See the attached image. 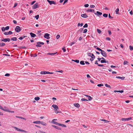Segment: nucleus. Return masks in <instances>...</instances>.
<instances>
[{"label":"nucleus","instance_id":"nucleus-25","mask_svg":"<svg viewBox=\"0 0 133 133\" xmlns=\"http://www.w3.org/2000/svg\"><path fill=\"white\" fill-rule=\"evenodd\" d=\"M16 117L17 118H21V119H23L24 120H26V119L24 117H19V116H16Z\"/></svg>","mask_w":133,"mask_h":133},{"label":"nucleus","instance_id":"nucleus-2","mask_svg":"<svg viewBox=\"0 0 133 133\" xmlns=\"http://www.w3.org/2000/svg\"><path fill=\"white\" fill-rule=\"evenodd\" d=\"M14 128H15L16 130L19 131H21V132H25L26 131L25 130L21 129L19 128H17L16 127H13Z\"/></svg>","mask_w":133,"mask_h":133},{"label":"nucleus","instance_id":"nucleus-15","mask_svg":"<svg viewBox=\"0 0 133 133\" xmlns=\"http://www.w3.org/2000/svg\"><path fill=\"white\" fill-rule=\"evenodd\" d=\"M94 10L92 9H88L87 10V12H94Z\"/></svg>","mask_w":133,"mask_h":133},{"label":"nucleus","instance_id":"nucleus-62","mask_svg":"<svg viewBox=\"0 0 133 133\" xmlns=\"http://www.w3.org/2000/svg\"><path fill=\"white\" fill-rule=\"evenodd\" d=\"M60 37V36L59 35H57V36H56V38L57 39H58V38H59V37Z\"/></svg>","mask_w":133,"mask_h":133},{"label":"nucleus","instance_id":"nucleus-27","mask_svg":"<svg viewBox=\"0 0 133 133\" xmlns=\"http://www.w3.org/2000/svg\"><path fill=\"white\" fill-rule=\"evenodd\" d=\"M11 40H12L14 41H16L17 40V38L16 37H14L12 38L11 39Z\"/></svg>","mask_w":133,"mask_h":133},{"label":"nucleus","instance_id":"nucleus-1","mask_svg":"<svg viewBox=\"0 0 133 133\" xmlns=\"http://www.w3.org/2000/svg\"><path fill=\"white\" fill-rule=\"evenodd\" d=\"M52 107L53 108H54V110L55 111V112L57 113H58V112H56V111H57V110L58 109V107L57 105H56L55 104H53L52 105Z\"/></svg>","mask_w":133,"mask_h":133},{"label":"nucleus","instance_id":"nucleus-29","mask_svg":"<svg viewBox=\"0 0 133 133\" xmlns=\"http://www.w3.org/2000/svg\"><path fill=\"white\" fill-rule=\"evenodd\" d=\"M83 29V28H81L77 32V33L79 32H82Z\"/></svg>","mask_w":133,"mask_h":133},{"label":"nucleus","instance_id":"nucleus-54","mask_svg":"<svg viewBox=\"0 0 133 133\" xmlns=\"http://www.w3.org/2000/svg\"><path fill=\"white\" fill-rule=\"evenodd\" d=\"M96 49L98 50H99V51H101L102 50L101 49H100V48H96Z\"/></svg>","mask_w":133,"mask_h":133},{"label":"nucleus","instance_id":"nucleus-17","mask_svg":"<svg viewBox=\"0 0 133 133\" xmlns=\"http://www.w3.org/2000/svg\"><path fill=\"white\" fill-rule=\"evenodd\" d=\"M52 126L58 129L61 130V128H60L58 126H57L54 125H52Z\"/></svg>","mask_w":133,"mask_h":133},{"label":"nucleus","instance_id":"nucleus-14","mask_svg":"<svg viewBox=\"0 0 133 133\" xmlns=\"http://www.w3.org/2000/svg\"><path fill=\"white\" fill-rule=\"evenodd\" d=\"M81 16L82 17L85 18H87L88 17V16L85 14H82Z\"/></svg>","mask_w":133,"mask_h":133},{"label":"nucleus","instance_id":"nucleus-43","mask_svg":"<svg viewBox=\"0 0 133 133\" xmlns=\"http://www.w3.org/2000/svg\"><path fill=\"white\" fill-rule=\"evenodd\" d=\"M35 17L36 19H38L39 17V15H37L35 16Z\"/></svg>","mask_w":133,"mask_h":133},{"label":"nucleus","instance_id":"nucleus-64","mask_svg":"<svg viewBox=\"0 0 133 133\" xmlns=\"http://www.w3.org/2000/svg\"><path fill=\"white\" fill-rule=\"evenodd\" d=\"M108 33L110 35L111 34V31L110 30L108 31Z\"/></svg>","mask_w":133,"mask_h":133},{"label":"nucleus","instance_id":"nucleus-47","mask_svg":"<svg viewBox=\"0 0 133 133\" xmlns=\"http://www.w3.org/2000/svg\"><path fill=\"white\" fill-rule=\"evenodd\" d=\"M2 30L3 31H4L6 30L4 27H3L2 28Z\"/></svg>","mask_w":133,"mask_h":133},{"label":"nucleus","instance_id":"nucleus-36","mask_svg":"<svg viewBox=\"0 0 133 133\" xmlns=\"http://www.w3.org/2000/svg\"><path fill=\"white\" fill-rule=\"evenodd\" d=\"M80 64L82 65H84L85 64V63L84 61H81L80 62Z\"/></svg>","mask_w":133,"mask_h":133},{"label":"nucleus","instance_id":"nucleus-50","mask_svg":"<svg viewBox=\"0 0 133 133\" xmlns=\"http://www.w3.org/2000/svg\"><path fill=\"white\" fill-rule=\"evenodd\" d=\"M46 74H52L53 73V72H49L48 71H46Z\"/></svg>","mask_w":133,"mask_h":133},{"label":"nucleus","instance_id":"nucleus-34","mask_svg":"<svg viewBox=\"0 0 133 133\" xmlns=\"http://www.w3.org/2000/svg\"><path fill=\"white\" fill-rule=\"evenodd\" d=\"M128 62L127 61H124L123 63V64L124 65H125L126 64H128Z\"/></svg>","mask_w":133,"mask_h":133},{"label":"nucleus","instance_id":"nucleus-21","mask_svg":"<svg viewBox=\"0 0 133 133\" xmlns=\"http://www.w3.org/2000/svg\"><path fill=\"white\" fill-rule=\"evenodd\" d=\"M57 52H56L54 53H48L47 54L48 55L53 56V55L56 54H57Z\"/></svg>","mask_w":133,"mask_h":133},{"label":"nucleus","instance_id":"nucleus-49","mask_svg":"<svg viewBox=\"0 0 133 133\" xmlns=\"http://www.w3.org/2000/svg\"><path fill=\"white\" fill-rule=\"evenodd\" d=\"M103 84H98L97 85V86L99 87H101L102 86H103Z\"/></svg>","mask_w":133,"mask_h":133},{"label":"nucleus","instance_id":"nucleus-9","mask_svg":"<svg viewBox=\"0 0 133 133\" xmlns=\"http://www.w3.org/2000/svg\"><path fill=\"white\" fill-rule=\"evenodd\" d=\"M38 7V4L37 3H36L33 6V9H35Z\"/></svg>","mask_w":133,"mask_h":133},{"label":"nucleus","instance_id":"nucleus-20","mask_svg":"<svg viewBox=\"0 0 133 133\" xmlns=\"http://www.w3.org/2000/svg\"><path fill=\"white\" fill-rule=\"evenodd\" d=\"M4 108H5V109L3 108V107L0 105V109L2 110H4V111H6V109H5L6 108V107H4Z\"/></svg>","mask_w":133,"mask_h":133},{"label":"nucleus","instance_id":"nucleus-22","mask_svg":"<svg viewBox=\"0 0 133 133\" xmlns=\"http://www.w3.org/2000/svg\"><path fill=\"white\" fill-rule=\"evenodd\" d=\"M26 37V36H21V37H19V38H18V39H20V40H22V39L23 38H24L25 37Z\"/></svg>","mask_w":133,"mask_h":133},{"label":"nucleus","instance_id":"nucleus-4","mask_svg":"<svg viewBox=\"0 0 133 133\" xmlns=\"http://www.w3.org/2000/svg\"><path fill=\"white\" fill-rule=\"evenodd\" d=\"M101 53L103 56L104 57H107V53L104 51L102 50L101 51Z\"/></svg>","mask_w":133,"mask_h":133},{"label":"nucleus","instance_id":"nucleus-13","mask_svg":"<svg viewBox=\"0 0 133 133\" xmlns=\"http://www.w3.org/2000/svg\"><path fill=\"white\" fill-rule=\"evenodd\" d=\"M30 35L32 37H34L36 36V34L32 32L30 33Z\"/></svg>","mask_w":133,"mask_h":133},{"label":"nucleus","instance_id":"nucleus-44","mask_svg":"<svg viewBox=\"0 0 133 133\" xmlns=\"http://www.w3.org/2000/svg\"><path fill=\"white\" fill-rule=\"evenodd\" d=\"M88 101H90L92 99V98L91 96H89L88 98Z\"/></svg>","mask_w":133,"mask_h":133},{"label":"nucleus","instance_id":"nucleus-52","mask_svg":"<svg viewBox=\"0 0 133 133\" xmlns=\"http://www.w3.org/2000/svg\"><path fill=\"white\" fill-rule=\"evenodd\" d=\"M65 47H64L62 49V50H63V51L64 52H65L66 51V49H65Z\"/></svg>","mask_w":133,"mask_h":133},{"label":"nucleus","instance_id":"nucleus-58","mask_svg":"<svg viewBox=\"0 0 133 133\" xmlns=\"http://www.w3.org/2000/svg\"><path fill=\"white\" fill-rule=\"evenodd\" d=\"M108 16H109V18H110L112 19L113 18L111 16L110 14H109Z\"/></svg>","mask_w":133,"mask_h":133},{"label":"nucleus","instance_id":"nucleus-53","mask_svg":"<svg viewBox=\"0 0 133 133\" xmlns=\"http://www.w3.org/2000/svg\"><path fill=\"white\" fill-rule=\"evenodd\" d=\"M17 5V3H15L14 4V6L13 7L14 8H15Z\"/></svg>","mask_w":133,"mask_h":133},{"label":"nucleus","instance_id":"nucleus-48","mask_svg":"<svg viewBox=\"0 0 133 133\" xmlns=\"http://www.w3.org/2000/svg\"><path fill=\"white\" fill-rule=\"evenodd\" d=\"M87 29H85L83 31V33H85L87 32Z\"/></svg>","mask_w":133,"mask_h":133},{"label":"nucleus","instance_id":"nucleus-7","mask_svg":"<svg viewBox=\"0 0 133 133\" xmlns=\"http://www.w3.org/2000/svg\"><path fill=\"white\" fill-rule=\"evenodd\" d=\"M132 119L131 117H129L128 118H122L121 119V120L122 121H127L130 120Z\"/></svg>","mask_w":133,"mask_h":133},{"label":"nucleus","instance_id":"nucleus-55","mask_svg":"<svg viewBox=\"0 0 133 133\" xmlns=\"http://www.w3.org/2000/svg\"><path fill=\"white\" fill-rule=\"evenodd\" d=\"M89 6V5L88 4H85L84 5V6L85 7H88Z\"/></svg>","mask_w":133,"mask_h":133},{"label":"nucleus","instance_id":"nucleus-33","mask_svg":"<svg viewBox=\"0 0 133 133\" xmlns=\"http://www.w3.org/2000/svg\"><path fill=\"white\" fill-rule=\"evenodd\" d=\"M40 99V98L38 97H36L34 99L36 101H38Z\"/></svg>","mask_w":133,"mask_h":133},{"label":"nucleus","instance_id":"nucleus-12","mask_svg":"<svg viewBox=\"0 0 133 133\" xmlns=\"http://www.w3.org/2000/svg\"><path fill=\"white\" fill-rule=\"evenodd\" d=\"M96 13H94L95 14V15H96L98 16H99L100 15H101L102 14V13L101 12H100L99 11H97L96 12Z\"/></svg>","mask_w":133,"mask_h":133},{"label":"nucleus","instance_id":"nucleus-24","mask_svg":"<svg viewBox=\"0 0 133 133\" xmlns=\"http://www.w3.org/2000/svg\"><path fill=\"white\" fill-rule=\"evenodd\" d=\"M40 123L43 125H46V123L43 121L41 122Z\"/></svg>","mask_w":133,"mask_h":133},{"label":"nucleus","instance_id":"nucleus-32","mask_svg":"<svg viewBox=\"0 0 133 133\" xmlns=\"http://www.w3.org/2000/svg\"><path fill=\"white\" fill-rule=\"evenodd\" d=\"M105 87H107L110 88L111 89V87L109 85L107 84H105Z\"/></svg>","mask_w":133,"mask_h":133},{"label":"nucleus","instance_id":"nucleus-37","mask_svg":"<svg viewBox=\"0 0 133 133\" xmlns=\"http://www.w3.org/2000/svg\"><path fill=\"white\" fill-rule=\"evenodd\" d=\"M119 11V9L118 8L117 9L115 10L116 14H118Z\"/></svg>","mask_w":133,"mask_h":133},{"label":"nucleus","instance_id":"nucleus-56","mask_svg":"<svg viewBox=\"0 0 133 133\" xmlns=\"http://www.w3.org/2000/svg\"><path fill=\"white\" fill-rule=\"evenodd\" d=\"M4 34L6 35H8V32H4Z\"/></svg>","mask_w":133,"mask_h":133},{"label":"nucleus","instance_id":"nucleus-16","mask_svg":"<svg viewBox=\"0 0 133 133\" xmlns=\"http://www.w3.org/2000/svg\"><path fill=\"white\" fill-rule=\"evenodd\" d=\"M116 78H117L121 79L122 80H124V79L125 77H121L120 76H116Z\"/></svg>","mask_w":133,"mask_h":133},{"label":"nucleus","instance_id":"nucleus-35","mask_svg":"<svg viewBox=\"0 0 133 133\" xmlns=\"http://www.w3.org/2000/svg\"><path fill=\"white\" fill-rule=\"evenodd\" d=\"M101 62L102 63H106V61H105V59H103L102 60H101Z\"/></svg>","mask_w":133,"mask_h":133},{"label":"nucleus","instance_id":"nucleus-30","mask_svg":"<svg viewBox=\"0 0 133 133\" xmlns=\"http://www.w3.org/2000/svg\"><path fill=\"white\" fill-rule=\"evenodd\" d=\"M101 120L102 121H104L105 122V123H108L109 122V121H108L107 120L103 119H101Z\"/></svg>","mask_w":133,"mask_h":133},{"label":"nucleus","instance_id":"nucleus-5","mask_svg":"<svg viewBox=\"0 0 133 133\" xmlns=\"http://www.w3.org/2000/svg\"><path fill=\"white\" fill-rule=\"evenodd\" d=\"M10 41V39L9 38H3V39H1V41H3L5 42H9Z\"/></svg>","mask_w":133,"mask_h":133},{"label":"nucleus","instance_id":"nucleus-51","mask_svg":"<svg viewBox=\"0 0 133 133\" xmlns=\"http://www.w3.org/2000/svg\"><path fill=\"white\" fill-rule=\"evenodd\" d=\"M95 7V5H91L90 6V7L91 8H94Z\"/></svg>","mask_w":133,"mask_h":133},{"label":"nucleus","instance_id":"nucleus-31","mask_svg":"<svg viewBox=\"0 0 133 133\" xmlns=\"http://www.w3.org/2000/svg\"><path fill=\"white\" fill-rule=\"evenodd\" d=\"M72 61L75 62L77 63H78L79 62V60H72Z\"/></svg>","mask_w":133,"mask_h":133},{"label":"nucleus","instance_id":"nucleus-11","mask_svg":"<svg viewBox=\"0 0 133 133\" xmlns=\"http://www.w3.org/2000/svg\"><path fill=\"white\" fill-rule=\"evenodd\" d=\"M88 55L92 57L95 58V56L93 54L91 53H88Z\"/></svg>","mask_w":133,"mask_h":133},{"label":"nucleus","instance_id":"nucleus-60","mask_svg":"<svg viewBox=\"0 0 133 133\" xmlns=\"http://www.w3.org/2000/svg\"><path fill=\"white\" fill-rule=\"evenodd\" d=\"M3 55H5V56H10V55H9L7 54H3Z\"/></svg>","mask_w":133,"mask_h":133},{"label":"nucleus","instance_id":"nucleus-61","mask_svg":"<svg viewBox=\"0 0 133 133\" xmlns=\"http://www.w3.org/2000/svg\"><path fill=\"white\" fill-rule=\"evenodd\" d=\"M87 77L88 78H91L90 76V75L89 74H87Z\"/></svg>","mask_w":133,"mask_h":133},{"label":"nucleus","instance_id":"nucleus-23","mask_svg":"<svg viewBox=\"0 0 133 133\" xmlns=\"http://www.w3.org/2000/svg\"><path fill=\"white\" fill-rule=\"evenodd\" d=\"M56 125H59V126H61L63 127V125L64 124H60L58 123H56Z\"/></svg>","mask_w":133,"mask_h":133},{"label":"nucleus","instance_id":"nucleus-8","mask_svg":"<svg viewBox=\"0 0 133 133\" xmlns=\"http://www.w3.org/2000/svg\"><path fill=\"white\" fill-rule=\"evenodd\" d=\"M47 1L50 5H51L52 4H56V2H55L54 1H50L49 0H47Z\"/></svg>","mask_w":133,"mask_h":133},{"label":"nucleus","instance_id":"nucleus-19","mask_svg":"<svg viewBox=\"0 0 133 133\" xmlns=\"http://www.w3.org/2000/svg\"><path fill=\"white\" fill-rule=\"evenodd\" d=\"M5 45V44L3 42L0 43V47H3Z\"/></svg>","mask_w":133,"mask_h":133},{"label":"nucleus","instance_id":"nucleus-18","mask_svg":"<svg viewBox=\"0 0 133 133\" xmlns=\"http://www.w3.org/2000/svg\"><path fill=\"white\" fill-rule=\"evenodd\" d=\"M74 105L77 108H79L80 107L79 104L78 103H75L74 104Z\"/></svg>","mask_w":133,"mask_h":133},{"label":"nucleus","instance_id":"nucleus-26","mask_svg":"<svg viewBox=\"0 0 133 133\" xmlns=\"http://www.w3.org/2000/svg\"><path fill=\"white\" fill-rule=\"evenodd\" d=\"M123 90H118V91H116V90H115L114 91V92H119L121 93H122L123 92Z\"/></svg>","mask_w":133,"mask_h":133},{"label":"nucleus","instance_id":"nucleus-45","mask_svg":"<svg viewBox=\"0 0 133 133\" xmlns=\"http://www.w3.org/2000/svg\"><path fill=\"white\" fill-rule=\"evenodd\" d=\"M81 100L82 101H88V99H86L83 98L81 99Z\"/></svg>","mask_w":133,"mask_h":133},{"label":"nucleus","instance_id":"nucleus-3","mask_svg":"<svg viewBox=\"0 0 133 133\" xmlns=\"http://www.w3.org/2000/svg\"><path fill=\"white\" fill-rule=\"evenodd\" d=\"M36 43L37 44L36 45V47H41V46L40 44L43 45L44 44V43L40 42H37Z\"/></svg>","mask_w":133,"mask_h":133},{"label":"nucleus","instance_id":"nucleus-40","mask_svg":"<svg viewBox=\"0 0 133 133\" xmlns=\"http://www.w3.org/2000/svg\"><path fill=\"white\" fill-rule=\"evenodd\" d=\"M97 32L99 33V34H100L101 32V31L99 29H97Z\"/></svg>","mask_w":133,"mask_h":133},{"label":"nucleus","instance_id":"nucleus-46","mask_svg":"<svg viewBox=\"0 0 133 133\" xmlns=\"http://www.w3.org/2000/svg\"><path fill=\"white\" fill-rule=\"evenodd\" d=\"M88 25L87 23H86L83 26V28H87L88 27Z\"/></svg>","mask_w":133,"mask_h":133},{"label":"nucleus","instance_id":"nucleus-10","mask_svg":"<svg viewBox=\"0 0 133 133\" xmlns=\"http://www.w3.org/2000/svg\"><path fill=\"white\" fill-rule=\"evenodd\" d=\"M44 37L48 39H49L50 38L49 37V35L48 33H46L45 34L44 36Z\"/></svg>","mask_w":133,"mask_h":133},{"label":"nucleus","instance_id":"nucleus-6","mask_svg":"<svg viewBox=\"0 0 133 133\" xmlns=\"http://www.w3.org/2000/svg\"><path fill=\"white\" fill-rule=\"evenodd\" d=\"M15 30L17 32H19L21 30V29L19 26H16L15 29Z\"/></svg>","mask_w":133,"mask_h":133},{"label":"nucleus","instance_id":"nucleus-39","mask_svg":"<svg viewBox=\"0 0 133 133\" xmlns=\"http://www.w3.org/2000/svg\"><path fill=\"white\" fill-rule=\"evenodd\" d=\"M129 49L130 50H133V47L131 45L129 46Z\"/></svg>","mask_w":133,"mask_h":133},{"label":"nucleus","instance_id":"nucleus-38","mask_svg":"<svg viewBox=\"0 0 133 133\" xmlns=\"http://www.w3.org/2000/svg\"><path fill=\"white\" fill-rule=\"evenodd\" d=\"M46 71H42L41 72V74H46Z\"/></svg>","mask_w":133,"mask_h":133},{"label":"nucleus","instance_id":"nucleus-57","mask_svg":"<svg viewBox=\"0 0 133 133\" xmlns=\"http://www.w3.org/2000/svg\"><path fill=\"white\" fill-rule=\"evenodd\" d=\"M9 29V26H7L5 28V29L6 30H8Z\"/></svg>","mask_w":133,"mask_h":133},{"label":"nucleus","instance_id":"nucleus-63","mask_svg":"<svg viewBox=\"0 0 133 133\" xmlns=\"http://www.w3.org/2000/svg\"><path fill=\"white\" fill-rule=\"evenodd\" d=\"M5 76H10V74H6L5 75Z\"/></svg>","mask_w":133,"mask_h":133},{"label":"nucleus","instance_id":"nucleus-28","mask_svg":"<svg viewBox=\"0 0 133 133\" xmlns=\"http://www.w3.org/2000/svg\"><path fill=\"white\" fill-rule=\"evenodd\" d=\"M34 123L36 124H40L41 123V121H34L33 122Z\"/></svg>","mask_w":133,"mask_h":133},{"label":"nucleus","instance_id":"nucleus-42","mask_svg":"<svg viewBox=\"0 0 133 133\" xmlns=\"http://www.w3.org/2000/svg\"><path fill=\"white\" fill-rule=\"evenodd\" d=\"M103 16H104V17H108V15L107 14H104L103 15Z\"/></svg>","mask_w":133,"mask_h":133},{"label":"nucleus","instance_id":"nucleus-41","mask_svg":"<svg viewBox=\"0 0 133 133\" xmlns=\"http://www.w3.org/2000/svg\"><path fill=\"white\" fill-rule=\"evenodd\" d=\"M6 111H8L9 112H11V113L14 112V111L9 110H8L6 109Z\"/></svg>","mask_w":133,"mask_h":133},{"label":"nucleus","instance_id":"nucleus-59","mask_svg":"<svg viewBox=\"0 0 133 133\" xmlns=\"http://www.w3.org/2000/svg\"><path fill=\"white\" fill-rule=\"evenodd\" d=\"M52 122L53 123L56 125V123H58V122H55V121H53V119L52 120Z\"/></svg>","mask_w":133,"mask_h":133}]
</instances>
